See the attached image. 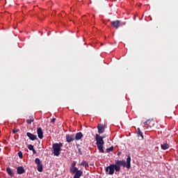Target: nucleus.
I'll use <instances>...</instances> for the list:
<instances>
[{
	"mask_svg": "<svg viewBox=\"0 0 178 178\" xmlns=\"http://www.w3.org/2000/svg\"><path fill=\"white\" fill-rule=\"evenodd\" d=\"M137 134H138V136L142 137V139L143 138L142 132H138Z\"/></svg>",
	"mask_w": 178,
	"mask_h": 178,
	"instance_id": "b1692460",
	"label": "nucleus"
},
{
	"mask_svg": "<svg viewBox=\"0 0 178 178\" xmlns=\"http://www.w3.org/2000/svg\"><path fill=\"white\" fill-rule=\"evenodd\" d=\"M137 133H142V131H140V129L139 128H138V132Z\"/></svg>",
	"mask_w": 178,
	"mask_h": 178,
	"instance_id": "cd10ccee",
	"label": "nucleus"
},
{
	"mask_svg": "<svg viewBox=\"0 0 178 178\" xmlns=\"http://www.w3.org/2000/svg\"><path fill=\"white\" fill-rule=\"evenodd\" d=\"M122 154V152H118V156H120Z\"/></svg>",
	"mask_w": 178,
	"mask_h": 178,
	"instance_id": "c85d7f7f",
	"label": "nucleus"
},
{
	"mask_svg": "<svg viewBox=\"0 0 178 178\" xmlns=\"http://www.w3.org/2000/svg\"><path fill=\"white\" fill-rule=\"evenodd\" d=\"M37 134H38V138H39V139L42 140V128H38L37 129Z\"/></svg>",
	"mask_w": 178,
	"mask_h": 178,
	"instance_id": "ddd939ff",
	"label": "nucleus"
},
{
	"mask_svg": "<svg viewBox=\"0 0 178 178\" xmlns=\"http://www.w3.org/2000/svg\"><path fill=\"white\" fill-rule=\"evenodd\" d=\"M114 170H115V167L113 165H108L106 168V172L108 173L109 175H113Z\"/></svg>",
	"mask_w": 178,
	"mask_h": 178,
	"instance_id": "0eeeda50",
	"label": "nucleus"
},
{
	"mask_svg": "<svg viewBox=\"0 0 178 178\" xmlns=\"http://www.w3.org/2000/svg\"><path fill=\"white\" fill-rule=\"evenodd\" d=\"M31 151H32L33 152V154H37V152L35 149L31 150Z\"/></svg>",
	"mask_w": 178,
	"mask_h": 178,
	"instance_id": "bb28decb",
	"label": "nucleus"
},
{
	"mask_svg": "<svg viewBox=\"0 0 178 178\" xmlns=\"http://www.w3.org/2000/svg\"><path fill=\"white\" fill-rule=\"evenodd\" d=\"M113 152V146H112V147H109V148H107V149H106V152H107V153H109V152Z\"/></svg>",
	"mask_w": 178,
	"mask_h": 178,
	"instance_id": "aec40b11",
	"label": "nucleus"
},
{
	"mask_svg": "<svg viewBox=\"0 0 178 178\" xmlns=\"http://www.w3.org/2000/svg\"><path fill=\"white\" fill-rule=\"evenodd\" d=\"M105 138V136H100V135L97 134H95L96 147H97V149H99L100 153L102 154L105 153V151L104 150V145L105 144L104 139Z\"/></svg>",
	"mask_w": 178,
	"mask_h": 178,
	"instance_id": "f03ea898",
	"label": "nucleus"
},
{
	"mask_svg": "<svg viewBox=\"0 0 178 178\" xmlns=\"http://www.w3.org/2000/svg\"><path fill=\"white\" fill-rule=\"evenodd\" d=\"M109 165H113L115 167V172H120V167L122 166L126 168L127 170L131 168V157L130 155L127 156V159L122 161L115 160V164H109Z\"/></svg>",
	"mask_w": 178,
	"mask_h": 178,
	"instance_id": "f257e3e1",
	"label": "nucleus"
},
{
	"mask_svg": "<svg viewBox=\"0 0 178 178\" xmlns=\"http://www.w3.org/2000/svg\"><path fill=\"white\" fill-rule=\"evenodd\" d=\"M74 138L76 140H80L82 138H83V134L81 132H79L74 135Z\"/></svg>",
	"mask_w": 178,
	"mask_h": 178,
	"instance_id": "f8f14e48",
	"label": "nucleus"
},
{
	"mask_svg": "<svg viewBox=\"0 0 178 178\" xmlns=\"http://www.w3.org/2000/svg\"><path fill=\"white\" fill-rule=\"evenodd\" d=\"M26 135L27 136V137H29V140L32 141L38 140L37 136L34 135L33 134H31L30 132H27Z\"/></svg>",
	"mask_w": 178,
	"mask_h": 178,
	"instance_id": "9d476101",
	"label": "nucleus"
},
{
	"mask_svg": "<svg viewBox=\"0 0 178 178\" xmlns=\"http://www.w3.org/2000/svg\"><path fill=\"white\" fill-rule=\"evenodd\" d=\"M19 129H13V134L19 132Z\"/></svg>",
	"mask_w": 178,
	"mask_h": 178,
	"instance_id": "5701e85b",
	"label": "nucleus"
},
{
	"mask_svg": "<svg viewBox=\"0 0 178 178\" xmlns=\"http://www.w3.org/2000/svg\"><path fill=\"white\" fill-rule=\"evenodd\" d=\"M144 124H146L149 126V127L152 128L155 126V120L154 119L147 120L145 122H144Z\"/></svg>",
	"mask_w": 178,
	"mask_h": 178,
	"instance_id": "1a4fd4ad",
	"label": "nucleus"
},
{
	"mask_svg": "<svg viewBox=\"0 0 178 178\" xmlns=\"http://www.w3.org/2000/svg\"><path fill=\"white\" fill-rule=\"evenodd\" d=\"M34 122V118L33 115H30L29 119H27V120H26V122L29 124H32V122Z\"/></svg>",
	"mask_w": 178,
	"mask_h": 178,
	"instance_id": "2eb2a0df",
	"label": "nucleus"
},
{
	"mask_svg": "<svg viewBox=\"0 0 178 178\" xmlns=\"http://www.w3.org/2000/svg\"><path fill=\"white\" fill-rule=\"evenodd\" d=\"M70 170H79V168H76V161L71 164Z\"/></svg>",
	"mask_w": 178,
	"mask_h": 178,
	"instance_id": "dca6fc26",
	"label": "nucleus"
},
{
	"mask_svg": "<svg viewBox=\"0 0 178 178\" xmlns=\"http://www.w3.org/2000/svg\"><path fill=\"white\" fill-rule=\"evenodd\" d=\"M65 140H67V143H70L72 141L76 140L74 134H65Z\"/></svg>",
	"mask_w": 178,
	"mask_h": 178,
	"instance_id": "423d86ee",
	"label": "nucleus"
},
{
	"mask_svg": "<svg viewBox=\"0 0 178 178\" xmlns=\"http://www.w3.org/2000/svg\"><path fill=\"white\" fill-rule=\"evenodd\" d=\"M79 166H83L86 168L89 167L88 163L86 161H82V163H79Z\"/></svg>",
	"mask_w": 178,
	"mask_h": 178,
	"instance_id": "a211bd4d",
	"label": "nucleus"
},
{
	"mask_svg": "<svg viewBox=\"0 0 178 178\" xmlns=\"http://www.w3.org/2000/svg\"><path fill=\"white\" fill-rule=\"evenodd\" d=\"M27 147L29 148V150H34V147L33 145H29Z\"/></svg>",
	"mask_w": 178,
	"mask_h": 178,
	"instance_id": "4be33fe9",
	"label": "nucleus"
},
{
	"mask_svg": "<svg viewBox=\"0 0 178 178\" xmlns=\"http://www.w3.org/2000/svg\"><path fill=\"white\" fill-rule=\"evenodd\" d=\"M17 156H19V158H20V159H22L23 156H22V151H19V152H17Z\"/></svg>",
	"mask_w": 178,
	"mask_h": 178,
	"instance_id": "412c9836",
	"label": "nucleus"
},
{
	"mask_svg": "<svg viewBox=\"0 0 178 178\" xmlns=\"http://www.w3.org/2000/svg\"><path fill=\"white\" fill-rule=\"evenodd\" d=\"M70 173L71 175H75L74 178H80L83 175V172L80 170H71Z\"/></svg>",
	"mask_w": 178,
	"mask_h": 178,
	"instance_id": "20e7f679",
	"label": "nucleus"
},
{
	"mask_svg": "<svg viewBox=\"0 0 178 178\" xmlns=\"http://www.w3.org/2000/svg\"><path fill=\"white\" fill-rule=\"evenodd\" d=\"M55 121H56V118H52V119H51V123H52V124H54V123H55Z\"/></svg>",
	"mask_w": 178,
	"mask_h": 178,
	"instance_id": "393cba45",
	"label": "nucleus"
},
{
	"mask_svg": "<svg viewBox=\"0 0 178 178\" xmlns=\"http://www.w3.org/2000/svg\"><path fill=\"white\" fill-rule=\"evenodd\" d=\"M79 155H83L82 151H81V149H79Z\"/></svg>",
	"mask_w": 178,
	"mask_h": 178,
	"instance_id": "a878e982",
	"label": "nucleus"
},
{
	"mask_svg": "<svg viewBox=\"0 0 178 178\" xmlns=\"http://www.w3.org/2000/svg\"><path fill=\"white\" fill-rule=\"evenodd\" d=\"M34 163H35V164H37V170H38V172H42V162L40 161V159H39L38 158H36V159L34 160Z\"/></svg>",
	"mask_w": 178,
	"mask_h": 178,
	"instance_id": "39448f33",
	"label": "nucleus"
},
{
	"mask_svg": "<svg viewBox=\"0 0 178 178\" xmlns=\"http://www.w3.org/2000/svg\"><path fill=\"white\" fill-rule=\"evenodd\" d=\"M161 148H162L163 150H167L169 149V145L168 143H163L161 145Z\"/></svg>",
	"mask_w": 178,
	"mask_h": 178,
	"instance_id": "f3484780",
	"label": "nucleus"
},
{
	"mask_svg": "<svg viewBox=\"0 0 178 178\" xmlns=\"http://www.w3.org/2000/svg\"><path fill=\"white\" fill-rule=\"evenodd\" d=\"M63 147V143H54L52 145V154H54V156L58 157L59 154H60V151H62V147Z\"/></svg>",
	"mask_w": 178,
	"mask_h": 178,
	"instance_id": "7ed1b4c3",
	"label": "nucleus"
},
{
	"mask_svg": "<svg viewBox=\"0 0 178 178\" xmlns=\"http://www.w3.org/2000/svg\"><path fill=\"white\" fill-rule=\"evenodd\" d=\"M96 128H97V133H99L100 134H104V132H105L106 125L99 124H97Z\"/></svg>",
	"mask_w": 178,
	"mask_h": 178,
	"instance_id": "6e6552de",
	"label": "nucleus"
},
{
	"mask_svg": "<svg viewBox=\"0 0 178 178\" xmlns=\"http://www.w3.org/2000/svg\"><path fill=\"white\" fill-rule=\"evenodd\" d=\"M111 24L113 26V27H114V29H118L120 26V21H113L112 22H111Z\"/></svg>",
	"mask_w": 178,
	"mask_h": 178,
	"instance_id": "9b49d317",
	"label": "nucleus"
},
{
	"mask_svg": "<svg viewBox=\"0 0 178 178\" xmlns=\"http://www.w3.org/2000/svg\"><path fill=\"white\" fill-rule=\"evenodd\" d=\"M6 170L7 171V173H8V175L10 177H14V173L13 172H12V170L10 168H7Z\"/></svg>",
	"mask_w": 178,
	"mask_h": 178,
	"instance_id": "6ab92c4d",
	"label": "nucleus"
},
{
	"mask_svg": "<svg viewBox=\"0 0 178 178\" xmlns=\"http://www.w3.org/2000/svg\"><path fill=\"white\" fill-rule=\"evenodd\" d=\"M17 175H22L25 173V170L23 167H17Z\"/></svg>",
	"mask_w": 178,
	"mask_h": 178,
	"instance_id": "4468645a",
	"label": "nucleus"
}]
</instances>
